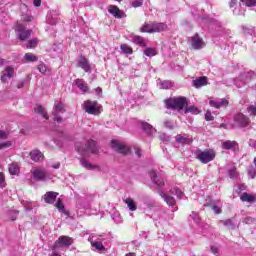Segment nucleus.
<instances>
[{"label": "nucleus", "instance_id": "obj_1", "mask_svg": "<svg viewBox=\"0 0 256 256\" xmlns=\"http://www.w3.org/2000/svg\"><path fill=\"white\" fill-rule=\"evenodd\" d=\"M89 241L94 251L97 253H105V245H107L109 238L105 234H94L89 238Z\"/></svg>", "mask_w": 256, "mask_h": 256}, {"label": "nucleus", "instance_id": "obj_2", "mask_svg": "<svg viewBox=\"0 0 256 256\" xmlns=\"http://www.w3.org/2000/svg\"><path fill=\"white\" fill-rule=\"evenodd\" d=\"M76 151H78L82 157H89L91 153L96 154L99 149L97 148V143L95 141L88 140L86 144L76 143Z\"/></svg>", "mask_w": 256, "mask_h": 256}, {"label": "nucleus", "instance_id": "obj_3", "mask_svg": "<svg viewBox=\"0 0 256 256\" xmlns=\"http://www.w3.org/2000/svg\"><path fill=\"white\" fill-rule=\"evenodd\" d=\"M241 4H237V0L230 1V9H232L235 15H245V10L243 7H255L256 0H240Z\"/></svg>", "mask_w": 256, "mask_h": 256}, {"label": "nucleus", "instance_id": "obj_4", "mask_svg": "<svg viewBox=\"0 0 256 256\" xmlns=\"http://www.w3.org/2000/svg\"><path fill=\"white\" fill-rule=\"evenodd\" d=\"M31 175L34 181H51L52 179L47 170L41 166L32 168Z\"/></svg>", "mask_w": 256, "mask_h": 256}, {"label": "nucleus", "instance_id": "obj_5", "mask_svg": "<svg viewBox=\"0 0 256 256\" xmlns=\"http://www.w3.org/2000/svg\"><path fill=\"white\" fill-rule=\"evenodd\" d=\"M196 159L200 161V163H203L204 165H207V163H211L216 157V154L214 150H198L195 152Z\"/></svg>", "mask_w": 256, "mask_h": 256}, {"label": "nucleus", "instance_id": "obj_6", "mask_svg": "<svg viewBox=\"0 0 256 256\" xmlns=\"http://www.w3.org/2000/svg\"><path fill=\"white\" fill-rule=\"evenodd\" d=\"M166 106L168 109H185L187 105V98L185 97H178V98H171L165 101Z\"/></svg>", "mask_w": 256, "mask_h": 256}, {"label": "nucleus", "instance_id": "obj_7", "mask_svg": "<svg viewBox=\"0 0 256 256\" xmlns=\"http://www.w3.org/2000/svg\"><path fill=\"white\" fill-rule=\"evenodd\" d=\"M15 33L17 39L20 41H26V39H29L31 37V30H27L25 25L21 22H17L15 26Z\"/></svg>", "mask_w": 256, "mask_h": 256}, {"label": "nucleus", "instance_id": "obj_8", "mask_svg": "<svg viewBox=\"0 0 256 256\" xmlns=\"http://www.w3.org/2000/svg\"><path fill=\"white\" fill-rule=\"evenodd\" d=\"M83 109L86 111V113H89V115H99L101 113V106L95 101H85L83 104Z\"/></svg>", "mask_w": 256, "mask_h": 256}, {"label": "nucleus", "instance_id": "obj_9", "mask_svg": "<svg viewBox=\"0 0 256 256\" xmlns=\"http://www.w3.org/2000/svg\"><path fill=\"white\" fill-rule=\"evenodd\" d=\"M253 77H255V72H244L234 80V85H236L238 88H241L243 85L249 83Z\"/></svg>", "mask_w": 256, "mask_h": 256}, {"label": "nucleus", "instance_id": "obj_10", "mask_svg": "<svg viewBox=\"0 0 256 256\" xmlns=\"http://www.w3.org/2000/svg\"><path fill=\"white\" fill-rule=\"evenodd\" d=\"M71 245H73V238L60 236L51 249L52 251H57V249H61V247H71Z\"/></svg>", "mask_w": 256, "mask_h": 256}, {"label": "nucleus", "instance_id": "obj_11", "mask_svg": "<svg viewBox=\"0 0 256 256\" xmlns=\"http://www.w3.org/2000/svg\"><path fill=\"white\" fill-rule=\"evenodd\" d=\"M60 113H65V104H63V102H55L52 115L53 119L57 121V123H61L63 121V118L59 116Z\"/></svg>", "mask_w": 256, "mask_h": 256}, {"label": "nucleus", "instance_id": "obj_12", "mask_svg": "<svg viewBox=\"0 0 256 256\" xmlns=\"http://www.w3.org/2000/svg\"><path fill=\"white\" fill-rule=\"evenodd\" d=\"M111 147L114 149V151H117L118 153H122V155H127V153H130L131 149L127 147L125 144L120 143L117 140H112Z\"/></svg>", "mask_w": 256, "mask_h": 256}, {"label": "nucleus", "instance_id": "obj_13", "mask_svg": "<svg viewBox=\"0 0 256 256\" xmlns=\"http://www.w3.org/2000/svg\"><path fill=\"white\" fill-rule=\"evenodd\" d=\"M190 45L192 49L195 50L203 49V47H205V41H203V38H201L199 34H195L190 38Z\"/></svg>", "mask_w": 256, "mask_h": 256}, {"label": "nucleus", "instance_id": "obj_14", "mask_svg": "<svg viewBox=\"0 0 256 256\" xmlns=\"http://www.w3.org/2000/svg\"><path fill=\"white\" fill-rule=\"evenodd\" d=\"M20 9L22 12V21L25 23H31V21H33V16L29 13V6L27 5V2L22 3Z\"/></svg>", "mask_w": 256, "mask_h": 256}, {"label": "nucleus", "instance_id": "obj_15", "mask_svg": "<svg viewBox=\"0 0 256 256\" xmlns=\"http://www.w3.org/2000/svg\"><path fill=\"white\" fill-rule=\"evenodd\" d=\"M73 85L79 89L81 95H85L86 93H89V84L85 82L83 79H76L74 80Z\"/></svg>", "mask_w": 256, "mask_h": 256}, {"label": "nucleus", "instance_id": "obj_16", "mask_svg": "<svg viewBox=\"0 0 256 256\" xmlns=\"http://www.w3.org/2000/svg\"><path fill=\"white\" fill-rule=\"evenodd\" d=\"M12 77H15V69L11 66H7L1 75V81L2 83H7L8 79H12Z\"/></svg>", "mask_w": 256, "mask_h": 256}, {"label": "nucleus", "instance_id": "obj_17", "mask_svg": "<svg viewBox=\"0 0 256 256\" xmlns=\"http://www.w3.org/2000/svg\"><path fill=\"white\" fill-rule=\"evenodd\" d=\"M108 13H110V15H113L115 19H123V17H126L125 12H123V10H120L119 7L114 5H110L108 7Z\"/></svg>", "mask_w": 256, "mask_h": 256}, {"label": "nucleus", "instance_id": "obj_18", "mask_svg": "<svg viewBox=\"0 0 256 256\" xmlns=\"http://www.w3.org/2000/svg\"><path fill=\"white\" fill-rule=\"evenodd\" d=\"M209 105L210 107H214V109H221L222 107H227V105H229V100L226 98L209 100Z\"/></svg>", "mask_w": 256, "mask_h": 256}, {"label": "nucleus", "instance_id": "obj_19", "mask_svg": "<svg viewBox=\"0 0 256 256\" xmlns=\"http://www.w3.org/2000/svg\"><path fill=\"white\" fill-rule=\"evenodd\" d=\"M57 19H59V12L57 10H50L46 16V23L48 25H57Z\"/></svg>", "mask_w": 256, "mask_h": 256}, {"label": "nucleus", "instance_id": "obj_20", "mask_svg": "<svg viewBox=\"0 0 256 256\" xmlns=\"http://www.w3.org/2000/svg\"><path fill=\"white\" fill-rule=\"evenodd\" d=\"M78 67L83 69L85 73H91V64H89V60L84 56H81L78 60Z\"/></svg>", "mask_w": 256, "mask_h": 256}, {"label": "nucleus", "instance_id": "obj_21", "mask_svg": "<svg viewBox=\"0 0 256 256\" xmlns=\"http://www.w3.org/2000/svg\"><path fill=\"white\" fill-rule=\"evenodd\" d=\"M220 225H224V227H227L230 231L235 230L239 225H237V221H235V218L233 219H226V220H220Z\"/></svg>", "mask_w": 256, "mask_h": 256}, {"label": "nucleus", "instance_id": "obj_22", "mask_svg": "<svg viewBox=\"0 0 256 256\" xmlns=\"http://www.w3.org/2000/svg\"><path fill=\"white\" fill-rule=\"evenodd\" d=\"M234 121L237 123V125H239V127H247V125H249V119L247 116L241 113L234 117Z\"/></svg>", "mask_w": 256, "mask_h": 256}, {"label": "nucleus", "instance_id": "obj_23", "mask_svg": "<svg viewBox=\"0 0 256 256\" xmlns=\"http://www.w3.org/2000/svg\"><path fill=\"white\" fill-rule=\"evenodd\" d=\"M58 195H59V193H57V192H53V191L47 192L44 195L45 203H48L49 205H53V203H55Z\"/></svg>", "mask_w": 256, "mask_h": 256}, {"label": "nucleus", "instance_id": "obj_24", "mask_svg": "<svg viewBox=\"0 0 256 256\" xmlns=\"http://www.w3.org/2000/svg\"><path fill=\"white\" fill-rule=\"evenodd\" d=\"M159 195L161 196L162 199H164L168 206L172 207V209L175 207L176 201L175 198H173V196H169L161 190L159 191Z\"/></svg>", "mask_w": 256, "mask_h": 256}, {"label": "nucleus", "instance_id": "obj_25", "mask_svg": "<svg viewBox=\"0 0 256 256\" xmlns=\"http://www.w3.org/2000/svg\"><path fill=\"white\" fill-rule=\"evenodd\" d=\"M150 178L152 179L153 183H155V185H157V187L159 188L165 185V181H163V178H159V176H157V173L153 170L150 172Z\"/></svg>", "mask_w": 256, "mask_h": 256}, {"label": "nucleus", "instance_id": "obj_26", "mask_svg": "<svg viewBox=\"0 0 256 256\" xmlns=\"http://www.w3.org/2000/svg\"><path fill=\"white\" fill-rule=\"evenodd\" d=\"M241 201H243V203H256V196L253 194H249L247 192H244L241 196H240Z\"/></svg>", "mask_w": 256, "mask_h": 256}, {"label": "nucleus", "instance_id": "obj_27", "mask_svg": "<svg viewBox=\"0 0 256 256\" xmlns=\"http://www.w3.org/2000/svg\"><path fill=\"white\" fill-rule=\"evenodd\" d=\"M30 157L32 161H35L36 163H39V161H43V153L39 150H32L30 152Z\"/></svg>", "mask_w": 256, "mask_h": 256}, {"label": "nucleus", "instance_id": "obj_28", "mask_svg": "<svg viewBox=\"0 0 256 256\" xmlns=\"http://www.w3.org/2000/svg\"><path fill=\"white\" fill-rule=\"evenodd\" d=\"M153 33H159L167 29V24L152 22Z\"/></svg>", "mask_w": 256, "mask_h": 256}, {"label": "nucleus", "instance_id": "obj_29", "mask_svg": "<svg viewBox=\"0 0 256 256\" xmlns=\"http://www.w3.org/2000/svg\"><path fill=\"white\" fill-rule=\"evenodd\" d=\"M205 85H207V77L205 76L193 80V86L196 87V89H199V87H205Z\"/></svg>", "mask_w": 256, "mask_h": 256}, {"label": "nucleus", "instance_id": "obj_30", "mask_svg": "<svg viewBox=\"0 0 256 256\" xmlns=\"http://www.w3.org/2000/svg\"><path fill=\"white\" fill-rule=\"evenodd\" d=\"M91 207V204L85 200V199H81L78 201L77 203V208L81 211V209H83L84 211L89 210Z\"/></svg>", "mask_w": 256, "mask_h": 256}, {"label": "nucleus", "instance_id": "obj_31", "mask_svg": "<svg viewBox=\"0 0 256 256\" xmlns=\"http://www.w3.org/2000/svg\"><path fill=\"white\" fill-rule=\"evenodd\" d=\"M132 42H134L135 45H139L140 47H147V42L141 36H133Z\"/></svg>", "mask_w": 256, "mask_h": 256}, {"label": "nucleus", "instance_id": "obj_32", "mask_svg": "<svg viewBox=\"0 0 256 256\" xmlns=\"http://www.w3.org/2000/svg\"><path fill=\"white\" fill-rule=\"evenodd\" d=\"M81 165L84 169H88V171H95V169H99V167L89 163L85 158L81 159Z\"/></svg>", "mask_w": 256, "mask_h": 256}, {"label": "nucleus", "instance_id": "obj_33", "mask_svg": "<svg viewBox=\"0 0 256 256\" xmlns=\"http://www.w3.org/2000/svg\"><path fill=\"white\" fill-rule=\"evenodd\" d=\"M222 149H237V142L231 140L225 141L222 143Z\"/></svg>", "mask_w": 256, "mask_h": 256}, {"label": "nucleus", "instance_id": "obj_34", "mask_svg": "<svg viewBox=\"0 0 256 256\" xmlns=\"http://www.w3.org/2000/svg\"><path fill=\"white\" fill-rule=\"evenodd\" d=\"M35 113H38L39 115H42L44 119H49V115H47V112L45 111V108L41 105H36L34 108Z\"/></svg>", "mask_w": 256, "mask_h": 256}, {"label": "nucleus", "instance_id": "obj_35", "mask_svg": "<svg viewBox=\"0 0 256 256\" xmlns=\"http://www.w3.org/2000/svg\"><path fill=\"white\" fill-rule=\"evenodd\" d=\"M141 127L149 135L153 134V132L156 131L155 128H153V126L151 124L147 123V122H142Z\"/></svg>", "mask_w": 256, "mask_h": 256}, {"label": "nucleus", "instance_id": "obj_36", "mask_svg": "<svg viewBox=\"0 0 256 256\" xmlns=\"http://www.w3.org/2000/svg\"><path fill=\"white\" fill-rule=\"evenodd\" d=\"M125 203L130 211H137V203H135L134 199L127 198Z\"/></svg>", "mask_w": 256, "mask_h": 256}, {"label": "nucleus", "instance_id": "obj_37", "mask_svg": "<svg viewBox=\"0 0 256 256\" xmlns=\"http://www.w3.org/2000/svg\"><path fill=\"white\" fill-rule=\"evenodd\" d=\"M111 218L114 221V223H116L117 225H119L120 223H123V218H121V214L119 213V211H114L111 214Z\"/></svg>", "mask_w": 256, "mask_h": 256}, {"label": "nucleus", "instance_id": "obj_38", "mask_svg": "<svg viewBox=\"0 0 256 256\" xmlns=\"http://www.w3.org/2000/svg\"><path fill=\"white\" fill-rule=\"evenodd\" d=\"M142 33H153V22L145 23L141 28Z\"/></svg>", "mask_w": 256, "mask_h": 256}, {"label": "nucleus", "instance_id": "obj_39", "mask_svg": "<svg viewBox=\"0 0 256 256\" xmlns=\"http://www.w3.org/2000/svg\"><path fill=\"white\" fill-rule=\"evenodd\" d=\"M176 142L180 143V145H187L190 143L189 138L182 136L181 134H178L176 137Z\"/></svg>", "mask_w": 256, "mask_h": 256}, {"label": "nucleus", "instance_id": "obj_40", "mask_svg": "<svg viewBox=\"0 0 256 256\" xmlns=\"http://www.w3.org/2000/svg\"><path fill=\"white\" fill-rule=\"evenodd\" d=\"M158 85L160 89H171V87H173V82L169 80H164L160 81Z\"/></svg>", "mask_w": 256, "mask_h": 256}, {"label": "nucleus", "instance_id": "obj_41", "mask_svg": "<svg viewBox=\"0 0 256 256\" xmlns=\"http://www.w3.org/2000/svg\"><path fill=\"white\" fill-rule=\"evenodd\" d=\"M24 61L27 63H35V61H37V56H35L33 53H26L24 55Z\"/></svg>", "mask_w": 256, "mask_h": 256}, {"label": "nucleus", "instance_id": "obj_42", "mask_svg": "<svg viewBox=\"0 0 256 256\" xmlns=\"http://www.w3.org/2000/svg\"><path fill=\"white\" fill-rule=\"evenodd\" d=\"M190 221H193L196 225H201V218L199 217V214L197 212H192L190 214Z\"/></svg>", "mask_w": 256, "mask_h": 256}, {"label": "nucleus", "instance_id": "obj_43", "mask_svg": "<svg viewBox=\"0 0 256 256\" xmlns=\"http://www.w3.org/2000/svg\"><path fill=\"white\" fill-rule=\"evenodd\" d=\"M243 31L244 35H250L251 37L255 36V28L253 26H244Z\"/></svg>", "mask_w": 256, "mask_h": 256}, {"label": "nucleus", "instance_id": "obj_44", "mask_svg": "<svg viewBox=\"0 0 256 256\" xmlns=\"http://www.w3.org/2000/svg\"><path fill=\"white\" fill-rule=\"evenodd\" d=\"M144 55H146V57H155V55H157V49L155 48H146L144 50Z\"/></svg>", "mask_w": 256, "mask_h": 256}, {"label": "nucleus", "instance_id": "obj_45", "mask_svg": "<svg viewBox=\"0 0 256 256\" xmlns=\"http://www.w3.org/2000/svg\"><path fill=\"white\" fill-rule=\"evenodd\" d=\"M121 51H123L126 55H131L133 53V48H131L127 44H121L120 45Z\"/></svg>", "mask_w": 256, "mask_h": 256}, {"label": "nucleus", "instance_id": "obj_46", "mask_svg": "<svg viewBox=\"0 0 256 256\" xmlns=\"http://www.w3.org/2000/svg\"><path fill=\"white\" fill-rule=\"evenodd\" d=\"M10 175H17L19 173V165L13 163L9 166Z\"/></svg>", "mask_w": 256, "mask_h": 256}, {"label": "nucleus", "instance_id": "obj_47", "mask_svg": "<svg viewBox=\"0 0 256 256\" xmlns=\"http://www.w3.org/2000/svg\"><path fill=\"white\" fill-rule=\"evenodd\" d=\"M186 113H191L192 115H199L201 111L195 106H190L186 108Z\"/></svg>", "mask_w": 256, "mask_h": 256}, {"label": "nucleus", "instance_id": "obj_48", "mask_svg": "<svg viewBox=\"0 0 256 256\" xmlns=\"http://www.w3.org/2000/svg\"><path fill=\"white\" fill-rule=\"evenodd\" d=\"M247 112H248V114H249L250 116L255 117V116H256V103L250 105V106L247 108Z\"/></svg>", "mask_w": 256, "mask_h": 256}, {"label": "nucleus", "instance_id": "obj_49", "mask_svg": "<svg viewBox=\"0 0 256 256\" xmlns=\"http://www.w3.org/2000/svg\"><path fill=\"white\" fill-rule=\"evenodd\" d=\"M39 43V40L37 38H34L28 42L27 49H33L37 47V44Z\"/></svg>", "mask_w": 256, "mask_h": 256}, {"label": "nucleus", "instance_id": "obj_50", "mask_svg": "<svg viewBox=\"0 0 256 256\" xmlns=\"http://www.w3.org/2000/svg\"><path fill=\"white\" fill-rule=\"evenodd\" d=\"M56 208L58 209V211H60V213H65V205L63 204L61 199H58L56 203Z\"/></svg>", "mask_w": 256, "mask_h": 256}, {"label": "nucleus", "instance_id": "obj_51", "mask_svg": "<svg viewBox=\"0 0 256 256\" xmlns=\"http://www.w3.org/2000/svg\"><path fill=\"white\" fill-rule=\"evenodd\" d=\"M172 195H176L178 197V199H181V197H183V191H181V189L175 187L172 189Z\"/></svg>", "mask_w": 256, "mask_h": 256}, {"label": "nucleus", "instance_id": "obj_52", "mask_svg": "<svg viewBox=\"0 0 256 256\" xmlns=\"http://www.w3.org/2000/svg\"><path fill=\"white\" fill-rule=\"evenodd\" d=\"M206 21L209 22L210 25L221 27V22H219V20H216L215 18H208Z\"/></svg>", "mask_w": 256, "mask_h": 256}, {"label": "nucleus", "instance_id": "obj_53", "mask_svg": "<svg viewBox=\"0 0 256 256\" xmlns=\"http://www.w3.org/2000/svg\"><path fill=\"white\" fill-rule=\"evenodd\" d=\"M228 175L230 177V179H237V169L232 168L228 171Z\"/></svg>", "mask_w": 256, "mask_h": 256}, {"label": "nucleus", "instance_id": "obj_54", "mask_svg": "<svg viewBox=\"0 0 256 256\" xmlns=\"http://www.w3.org/2000/svg\"><path fill=\"white\" fill-rule=\"evenodd\" d=\"M22 205L25 207L26 211H31L33 209V203L28 201H22Z\"/></svg>", "mask_w": 256, "mask_h": 256}, {"label": "nucleus", "instance_id": "obj_55", "mask_svg": "<svg viewBox=\"0 0 256 256\" xmlns=\"http://www.w3.org/2000/svg\"><path fill=\"white\" fill-rule=\"evenodd\" d=\"M215 119V117L213 116V114H211L210 110H207L205 113V120L206 121H213Z\"/></svg>", "mask_w": 256, "mask_h": 256}, {"label": "nucleus", "instance_id": "obj_56", "mask_svg": "<svg viewBox=\"0 0 256 256\" xmlns=\"http://www.w3.org/2000/svg\"><path fill=\"white\" fill-rule=\"evenodd\" d=\"M5 185H7L5 183V174H3V172H0V187H1V189H3L5 187Z\"/></svg>", "mask_w": 256, "mask_h": 256}, {"label": "nucleus", "instance_id": "obj_57", "mask_svg": "<svg viewBox=\"0 0 256 256\" xmlns=\"http://www.w3.org/2000/svg\"><path fill=\"white\" fill-rule=\"evenodd\" d=\"M38 70L40 71V73H47V71H49V68H47V65L45 64H40L38 65Z\"/></svg>", "mask_w": 256, "mask_h": 256}, {"label": "nucleus", "instance_id": "obj_58", "mask_svg": "<svg viewBox=\"0 0 256 256\" xmlns=\"http://www.w3.org/2000/svg\"><path fill=\"white\" fill-rule=\"evenodd\" d=\"M248 175H249V177L251 178V179H255V177H256V168H250L249 170H248Z\"/></svg>", "mask_w": 256, "mask_h": 256}, {"label": "nucleus", "instance_id": "obj_59", "mask_svg": "<svg viewBox=\"0 0 256 256\" xmlns=\"http://www.w3.org/2000/svg\"><path fill=\"white\" fill-rule=\"evenodd\" d=\"M161 141H163L164 143H169V141H171V136L167 135V134H162L160 136Z\"/></svg>", "mask_w": 256, "mask_h": 256}, {"label": "nucleus", "instance_id": "obj_60", "mask_svg": "<svg viewBox=\"0 0 256 256\" xmlns=\"http://www.w3.org/2000/svg\"><path fill=\"white\" fill-rule=\"evenodd\" d=\"M212 211H214V213L216 215H221V207L217 206V205H213L212 206Z\"/></svg>", "mask_w": 256, "mask_h": 256}, {"label": "nucleus", "instance_id": "obj_61", "mask_svg": "<svg viewBox=\"0 0 256 256\" xmlns=\"http://www.w3.org/2000/svg\"><path fill=\"white\" fill-rule=\"evenodd\" d=\"M141 5H143V0H134L132 2V6L137 8V7H141Z\"/></svg>", "mask_w": 256, "mask_h": 256}, {"label": "nucleus", "instance_id": "obj_62", "mask_svg": "<svg viewBox=\"0 0 256 256\" xmlns=\"http://www.w3.org/2000/svg\"><path fill=\"white\" fill-rule=\"evenodd\" d=\"M11 146V142L10 141H7V142H4V143H0V149H8V147Z\"/></svg>", "mask_w": 256, "mask_h": 256}, {"label": "nucleus", "instance_id": "obj_63", "mask_svg": "<svg viewBox=\"0 0 256 256\" xmlns=\"http://www.w3.org/2000/svg\"><path fill=\"white\" fill-rule=\"evenodd\" d=\"M249 146L256 151V140L250 139L248 142Z\"/></svg>", "mask_w": 256, "mask_h": 256}, {"label": "nucleus", "instance_id": "obj_64", "mask_svg": "<svg viewBox=\"0 0 256 256\" xmlns=\"http://www.w3.org/2000/svg\"><path fill=\"white\" fill-rule=\"evenodd\" d=\"M245 189H247V186H245V184H240L237 193H241V191H245Z\"/></svg>", "mask_w": 256, "mask_h": 256}]
</instances>
